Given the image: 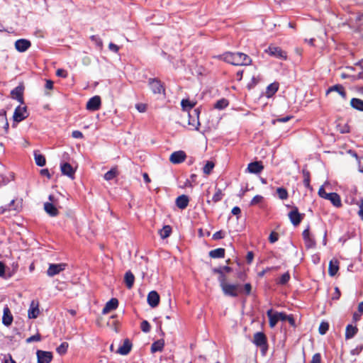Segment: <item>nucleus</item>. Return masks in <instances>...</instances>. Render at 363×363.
I'll return each instance as SVG.
<instances>
[{"mask_svg":"<svg viewBox=\"0 0 363 363\" xmlns=\"http://www.w3.org/2000/svg\"><path fill=\"white\" fill-rule=\"evenodd\" d=\"M302 173H303V184L304 186L308 188V189H310L311 188V185H310V172L306 169H303L302 170Z\"/></svg>","mask_w":363,"mask_h":363,"instance_id":"nucleus-37","label":"nucleus"},{"mask_svg":"<svg viewBox=\"0 0 363 363\" xmlns=\"http://www.w3.org/2000/svg\"><path fill=\"white\" fill-rule=\"evenodd\" d=\"M60 169L62 174L67 176L72 179L74 178L76 170L74 168L72 167V166L69 163L67 162H61Z\"/></svg>","mask_w":363,"mask_h":363,"instance_id":"nucleus-9","label":"nucleus"},{"mask_svg":"<svg viewBox=\"0 0 363 363\" xmlns=\"http://www.w3.org/2000/svg\"><path fill=\"white\" fill-rule=\"evenodd\" d=\"M228 106V100L222 99L218 100L214 105V107L218 109H223Z\"/></svg>","mask_w":363,"mask_h":363,"instance_id":"nucleus-43","label":"nucleus"},{"mask_svg":"<svg viewBox=\"0 0 363 363\" xmlns=\"http://www.w3.org/2000/svg\"><path fill=\"white\" fill-rule=\"evenodd\" d=\"M35 161L38 166L43 167L45 164V158L43 155L35 153Z\"/></svg>","mask_w":363,"mask_h":363,"instance_id":"nucleus-38","label":"nucleus"},{"mask_svg":"<svg viewBox=\"0 0 363 363\" xmlns=\"http://www.w3.org/2000/svg\"><path fill=\"white\" fill-rule=\"evenodd\" d=\"M218 281L220 283V286L222 288V286L227 284L226 282V277L224 274H220L218 277Z\"/></svg>","mask_w":363,"mask_h":363,"instance_id":"nucleus-60","label":"nucleus"},{"mask_svg":"<svg viewBox=\"0 0 363 363\" xmlns=\"http://www.w3.org/2000/svg\"><path fill=\"white\" fill-rule=\"evenodd\" d=\"M339 269V262L337 259L330 261L328 267V274L331 277H334Z\"/></svg>","mask_w":363,"mask_h":363,"instance_id":"nucleus-27","label":"nucleus"},{"mask_svg":"<svg viewBox=\"0 0 363 363\" xmlns=\"http://www.w3.org/2000/svg\"><path fill=\"white\" fill-rule=\"evenodd\" d=\"M288 216L290 221L294 226L298 225L304 217V214L300 213L297 208H295L291 211Z\"/></svg>","mask_w":363,"mask_h":363,"instance_id":"nucleus-7","label":"nucleus"},{"mask_svg":"<svg viewBox=\"0 0 363 363\" xmlns=\"http://www.w3.org/2000/svg\"><path fill=\"white\" fill-rule=\"evenodd\" d=\"M262 200H263V196H262L256 195L252 199V201L250 202V205H252V206L257 205V204L261 203L262 201Z\"/></svg>","mask_w":363,"mask_h":363,"instance_id":"nucleus-49","label":"nucleus"},{"mask_svg":"<svg viewBox=\"0 0 363 363\" xmlns=\"http://www.w3.org/2000/svg\"><path fill=\"white\" fill-rule=\"evenodd\" d=\"M140 328L142 330L143 332L144 333H149L150 330V323H148V321L147 320H143L142 321L141 323V325H140Z\"/></svg>","mask_w":363,"mask_h":363,"instance_id":"nucleus-47","label":"nucleus"},{"mask_svg":"<svg viewBox=\"0 0 363 363\" xmlns=\"http://www.w3.org/2000/svg\"><path fill=\"white\" fill-rule=\"evenodd\" d=\"M91 40H92V41H94V43H96L99 47H100V48H101V47H102V45H103V43H102V40H101V39L99 36H97V35H92V36L91 37Z\"/></svg>","mask_w":363,"mask_h":363,"instance_id":"nucleus-55","label":"nucleus"},{"mask_svg":"<svg viewBox=\"0 0 363 363\" xmlns=\"http://www.w3.org/2000/svg\"><path fill=\"white\" fill-rule=\"evenodd\" d=\"M253 343L261 348L263 354H265L267 349V340L265 335L263 333L258 332L254 335Z\"/></svg>","mask_w":363,"mask_h":363,"instance_id":"nucleus-3","label":"nucleus"},{"mask_svg":"<svg viewBox=\"0 0 363 363\" xmlns=\"http://www.w3.org/2000/svg\"><path fill=\"white\" fill-rule=\"evenodd\" d=\"M68 347H69L68 343L66 342H64L61 343V345L59 347H57L56 351L59 354L63 355L67 352Z\"/></svg>","mask_w":363,"mask_h":363,"instance_id":"nucleus-42","label":"nucleus"},{"mask_svg":"<svg viewBox=\"0 0 363 363\" xmlns=\"http://www.w3.org/2000/svg\"><path fill=\"white\" fill-rule=\"evenodd\" d=\"M147 303L152 307L155 308L160 303V296L155 291H150L147 295Z\"/></svg>","mask_w":363,"mask_h":363,"instance_id":"nucleus-17","label":"nucleus"},{"mask_svg":"<svg viewBox=\"0 0 363 363\" xmlns=\"http://www.w3.org/2000/svg\"><path fill=\"white\" fill-rule=\"evenodd\" d=\"M289 279L290 275L286 272L281 275L278 283L280 284H285L289 281Z\"/></svg>","mask_w":363,"mask_h":363,"instance_id":"nucleus-48","label":"nucleus"},{"mask_svg":"<svg viewBox=\"0 0 363 363\" xmlns=\"http://www.w3.org/2000/svg\"><path fill=\"white\" fill-rule=\"evenodd\" d=\"M333 91L337 92L343 99H346V91L341 84H335L334 86L329 87L326 91V95L329 94L330 92Z\"/></svg>","mask_w":363,"mask_h":363,"instance_id":"nucleus-22","label":"nucleus"},{"mask_svg":"<svg viewBox=\"0 0 363 363\" xmlns=\"http://www.w3.org/2000/svg\"><path fill=\"white\" fill-rule=\"evenodd\" d=\"M9 129V123L7 121L6 111H0V134L3 135L6 133Z\"/></svg>","mask_w":363,"mask_h":363,"instance_id":"nucleus-16","label":"nucleus"},{"mask_svg":"<svg viewBox=\"0 0 363 363\" xmlns=\"http://www.w3.org/2000/svg\"><path fill=\"white\" fill-rule=\"evenodd\" d=\"M223 237L224 233L222 230L217 231L213 235V239L214 240H220L222 239Z\"/></svg>","mask_w":363,"mask_h":363,"instance_id":"nucleus-58","label":"nucleus"},{"mask_svg":"<svg viewBox=\"0 0 363 363\" xmlns=\"http://www.w3.org/2000/svg\"><path fill=\"white\" fill-rule=\"evenodd\" d=\"M172 233V228L169 225H164L160 231V237L162 239L168 238Z\"/></svg>","mask_w":363,"mask_h":363,"instance_id":"nucleus-35","label":"nucleus"},{"mask_svg":"<svg viewBox=\"0 0 363 363\" xmlns=\"http://www.w3.org/2000/svg\"><path fill=\"white\" fill-rule=\"evenodd\" d=\"M131 347L132 344L129 340L126 339L124 340L123 344L118 348L117 352L122 355H126L130 352Z\"/></svg>","mask_w":363,"mask_h":363,"instance_id":"nucleus-25","label":"nucleus"},{"mask_svg":"<svg viewBox=\"0 0 363 363\" xmlns=\"http://www.w3.org/2000/svg\"><path fill=\"white\" fill-rule=\"evenodd\" d=\"M108 48L111 51L113 52H118V50H119V47L116 45H115L114 43H110L109 45H108Z\"/></svg>","mask_w":363,"mask_h":363,"instance_id":"nucleus-61","label":"nucleus"},{"mask_svg":"<svg viewBox=\"0 0 363 363\" xmlns=\"http://www.w3.org/2000/svg\"><path fill=\"white\" fill-rule=\"evenodd\" d=\"M13 318L9 308L6 306L3 310L2 323L6 326H10L13 322Z\"/></svg>","mask_w":363,"mask_h":363,"instance_id":"nucleus-15","label":"nucleus"},{"mask_svg":"<svg viewBox=\"0 0 363 363\" xmlns=\"http://www.w3.org/2000/svg\"><path fill=\"white\" fill-rule=\"evenodd\" d=\"M101 104V98L99 96H94L89 99L87 101L86 108L91 111H95L100 108Z\"/></svg>","mask_w":363,"mask_h":363,"instance_id":"nucleus-8","label":"nucleus"},{"mask_svg":"<svg viewBox=\"0 0 363 363\" xmlns=\"http://www.w3.org/2000/svg\"><path fill=\"white\" fill-rule=\"evenodd\" d=\"M311 363H321V356L320 353H315L313 354Z\"/></svg>","mask_w":363,"mask_h":363,"instance_id":"nucleus-56","label":"nucleus"},{"mask_svg":"<svg viewBox=\"0 0 363 363\" xmlns=\"http://www.w3.org/2000/svg\"><path fill=\"white\" fill-rule=\"evenodd\" d=\"M149 85L154 94H160L164 91L162 84L157 79H150Z\"/></svg>","mask_w":363,"mask_h":363,"instance_id":"nucleus-13","label":"nucleus"},{"mask_svg":"<svg viewBox=\"0 0 363 363\" xmlns=\"http://www.w3.org/2000/svg\"><path fill=\"white\" fill-rule=\"evenodd\" d=\"M39 313L38 303L35 301H31L28 311V318L30 319L36 318L38 316Z\"/></svg>","mask_w":363,"mask_h":363,"instance_id":"nucleus-18","label":"nucleus"},{"mask_svg":"<svg viewBox=\"0 0 363 363\" xmlns=\"http://www.w3.org/2000/svg\"><path fill=\"white\" fill-rule=\"evenodd\" d=\"M36 354L38 363H50L52 359V354L50 352L38 350Z\"/></svg>","mask_w":363,"mask_h":363,"instance_id":"nucleus-10","label":"nucleus"},{"mask_svg":"<svg viewBox=\"0 0 363 363\" xmlns=\"http://www.w3.org/2000/svg\"><path fill=\"white\" fill-rule=\"evenodd\" d=\"M252 286L250 284H245L243 287V291L247 295H249L251 293Z\"/></svg>","mask_w":363,"mask_h":363,"instance_id":"nucleus-63","label":"nucleus"},{"mask_svg":"<svg viewBox=\"0 0 363 363\" xmlns=\"http://www.w3.org/2000/svg\"><path fill=\"white\" fill-rule=\"evenodd\" d=\"M116 177V170L115 169H111V170L108 171L104 174V179L106 181H110L114 179Z\"/></svg>","mask_w":363,"mask_h":363,"instance_id":"nucleus-44","label":"nucleus"},{"mask_svg":"<svg viewBox=\"0 0 363 363\" xmlns=\"http://www.w3.org/2000/svg\"><path fill=\"white\" fill-rule=\"evenodd\" d=\"M221 289L225 296L231 297H237L242 291V286L239 284L227 283L222 286Z\"/></svg>","mask_w":363,"mask_h":363,"instance_id":"nucleus-2","label":"nucleus"},{"mask_svg":"<svg viewBox=\"0 0 363 363\" xmlns=\"http://www.w3.org/2000/svg\"><path fill=\"white\" fill-rule=\"evenodd\" d=\"M15 200L13 199L11 203L8 205V207H1L0 208V215L4 213L7 211H11V206L14 205Z\"/></svg>","mask_w":363,"mask_h":363,"instance_id":"nucleus-50","label":"nucleus"},{"mask_svg":"<svg viewBox=\"0 0 363 363\" xmlns=\"http://www.w3.org/2000/svg\"><path fill=\"white\" fill-rule=\"evenodd\" d=\"M264 52L269 55L278 59L286 60L287 58V53L281 48L274 45H269Z\"/></svg>","mask_w":363,"mask_h":363,"instance_id":"nucleus-4","label":"nucleus"},{"mask_svg":"<svg viewBox=\"0 0 363 363\" xmlns=\"http://www.w3.org/2000/svg\"><path fill=\"white\" fill-rule=\"evenodd\" d=\"M30 45V42L26 39H19L15 42V48L20 52H26Z\"/></svg>","mask_w":363,"mask_h":363,"instance_id":"nucleus-14","label":"nucleus"},{"mask_svg":"<svg viewBox=\"0 0 363 363\" xmlns=\"http://www.w3.org/2000/svg\"><path fill=\"white\" fill-rule=\"evenodd\" d=\"M135 108L140 113H144L147 110V105L143 103L137 104Z\"/></svg>","mask_w":363,"mask_h":363,"instance_id":"nucleus-52","label":"nucleus"},{"mask_svg":"<svg viewBox=\"0 0 363 363\" xmlns=\"http://www.w3.org/2000/svg\"><path fill=\"white\" fill-rule=\"evenodd\" d=\"M279 239L278 233L275 232H272L269 236V240L271 243H274Z\"/></svg>","mask_w":363,"mask_h":363,"instance_id":"nucleus-51","label":"nucleus"},{"mask_svg":"<svg viewBox=\"0 0 363 363\" xmlns=\"http://www.w3.org/2000/svg\"><path fill=\"white\" fill-rule=\"evenodd\" d=\"M279 89L278 83H272L267 88V97H270L274 95Z\"/></svg>","mask_w":363,"mask_h":363,"instance_id":"nucleus-34","label":"nucleus"},{"mask_svg":"<svg viewBox=\"0 0 363 363\" xmlns=\"http://www.w3.org/2000/svg\"><path fill=\"white\" fill-rule=\"evenodd\" d=\"M327 200H329L335 207L338 208L342 206L340 196L337 193H329Z\"/></svg>","mask_w":363,"mask_h":363,"instance_id":"nucleus-28","label":"nucleus"},{"mask_svg":"<svg viewBox=\"0 0 363 363\" xmlns=\"http://www.w3.org/2000/svg\"><path fill=\"white\" fill-rule=\"evenodd\" d=\"M189 202V199L186 195L183 194L176 199V205L182 210L185 209L188 206Z\"/></svg>","mask_w":363,"mask_h":363,"instance_id":"nucleus-21","label":"nucleus"},{"mask_svg":"<svg viewBox=\"0 0 363 363\" xmlns=\"http://www.w3.org/2000/svg\"><path fill=\"white\" fill-rule=\"evenodd\" d=\"M350 105L354 109L363 111V100L357 98H353L350 101Z\"/></svg>","mask_w":363,"mask_h":363,"instance_id":"nucleus-32","label":"nucleus"},{"mask_svg":"<svg viewBox=\"0 0 363 363\" xmlns=\"http://www.w3.org/2000/svg\"><path fill=\"white\" fill-rule=\"evenodd\" d=\"M2 363H16V362L13 359L11 354H7L4 356Z\"/></svg>","mask_w":363,"mask_h":363,"instance_id":"nucleus-59","label":"nucleus"},{"mask_svg":"<svg viewBox=\"0 0 363 363\" xmlns=\"http://www.w3.org/2000/svg\"><path fill=\"white\" fill-rule=\"evenodd\" d=\"M164 346V340H160L153 342L151 345V352L155 353L156 352H161Z\"/></svg>","mask_w":363,"mask_h":363,"instance_id":"nucleus-31","label":"nucleus"},{"mask_svg":"<svg viewBox=\"0 0 363 363\" xmlns=\"http://www.w3.org/2000/svg\"><path fill=\"white\" fill-rule=\"evenodd\" d=\"M264 167L260 162H254L248 164L247 170L250 173L258 174L262 172Z\"/></svg>","mask_w":363,"mask_h":363,"instance_id":"nucleus-24","label":"nucleus"},{"mask_svg":"<svg viewBox=\"0 0 363 363\" xmlns=\"http://www.w3.org/2000/svg\"><path fill=\"white\" fill-rule=\"evenodd\" d=\"M357 162L358 164L359 171L360 172H363V157H360L359 158H357Z\"/></svg>","mask_w":363,"mask_h":363,"instance_id":"nucleus-64","label":"nucleus"},{"mask_svg":"<svg viewBox=\"0 0 363 363\" xmlns=\"http://www.w3.org/2000/svg\"><path fill=\"white\" fill-rule=\"evenodd\" d=\"M223 194L222 192V190L220 189H216V193L214 194V195L213 196V198H212V201L213 203H217L220 201L222 200L223 199Z\"/></svg>","mask_w":363,"mask_h":363,"instance_id":"nucleus-40","label":"nucleus"},{"mask_svg":"<svg viewBox=\"0 0 363 363\" xmlns=\"http://www.w3.org/2000/svg\"><path fill=\"white\" fill-rule=\"evenodd\" d=\"M40 335L39 334H36L34 335L30 336L26 340V342L28 343L32 342H38L40 340Z\"/></svg>","mask_w":363,"mask_h":363,"instance_id":"nucleus-54","label":"nucleus"},{"mask_svg":"<svg viewBox=\"0 0 363 363\" xmlns=\"http://www.w3.org/2000/svg\"><path fill=\"white\" fill-rule=\"evenodd\" d=\"M358 329L356 326L348 325L346 327L345 338L347 340L352 338L357 333Z\"/></svg>","mask_w":363,"mask_h":363,"instance_id":"nucleus-30","label":"nucleus"},{"mask_svg":"<svg viewBox=\"0 0 363 363\" xmlns=\"http://www.w3.org/2000/svg\"><path fill=\"white\" fill-rule=\"evenodd\" d=\"M209 255L212 258H223L225 256V250L223 248H217L211 250Z\"/></svg>","mask_w":363,"mask_h":363,"instance_id":"nucleus-33","label":"nucleus"},{"mask_svg":"<svg viewBox=\"0 0 363 363\" xmlns=\"http://www.w3.org/2000/svg\"><path fill=\"white\" fill-rule=\"evenodd\" d=\"M225 62L235 66H247L252 62L251 58L242 52H225L220 57Z\"/></svg>","mask_w":363,"mask_h":363,"instance_id":"nucleus-1","label":"nucleus"},{"mask_svg":"<svg viewBox=\"0 0 363 363\" xmlns=\"http://www.w3.org/2000/svg\"><path fill=\"white\" fill-rule=\"evenodd\" d=\"M195 104V103L190 101L189 99H183L181 102L183 110L186 111H189L191 109Z\"/></svg>","mask_w":363,"mask_h":363,"instance_id":"nucleus-36","label":"nucleus"},{"mask_svg":"<svg viewBox=\"0 0 363 363\" xmlns=\"http://www.w3.org/2000/svg\"><path fill=\"white\" fill-rule=\"evenodd\" d=\"M65 263L59 264H50L48 269H47V275L50 277H52L57 274H59L61 272H63L66 267Z\"/></svg>","mask_w":363,"mask_h":363,"instance_id":"nucleus-5","label":"nucleus"},{"mask_svg":"<svg viewBox=\"0 0 363 363\" xmlns=\"http://www.w3.org/2000/svg\"><path fill=\"white\" fill-rule=\"evenodd\" d=\"M318 195L323 199H327L328 196H329V193H327L323 187H320L318 190Z\"/></svg>","mask_w":363,"mask_h":363,"instance_id":"nucleus-57","label":"nucleus"},{"mask_svg":"<svg viewBox=\"0 0 363 363\" xmlns=\"http://www.w3.org/2000/svg\"><path fill=\"white\" fill-rule=\"evenodd\" d=\"M328 329H329L328 323L326 322H322L320 324L318 330H319L320 334L324 335L326 333V332L328 330Z\"/></svg>","mask_w":363,"mask_h":363,"instance_id":"nucleus-46","label":"nucleus"},{"mask_svg":"<svg viewBox=\"0 0 363 363\" xmlns=\"http://www.w3.org/2000/svg\"><path fill=\"white\" fill-rule=\"evenodd\" d=\"M56 75L60 77L66 78L67 77L68 73L66 70L63 69H58L56 71Z\"/></svg>","mask_w":363,"mask_h":363,"instance_id":"nucleus-53","label":"nucleus"},{"mask_svg":"<svg viewBox=\"0 0 363 363\" xmlns=\"http://www.w3.org/2000/svg\"><path fill=\"white\" fill-rule=\"evenodd\" d=\"M44 209L50 216H56L59 213L57 205H55L54 203H45Z\"/></svg>","mask_w":363,"mask_h":363,"instance_id":"nucleus-26","label":"nucleus"},{"mask_svg":"<svg viewBox=\"0 0 363 363\" xmlns=\"http://www.w3.org/2000/svg\"><path fill=\"white\" fill-rule=\"evenodd\" d=\"M118 306V301L117 298H113L111 300H109L104 307L102 310L103 314H107L110 311L115 310Z\"/></svg>","mask_w":363,"mask_h":363,"instance_id":"nucleus-19","label":"nucleus"},{"mask_svg":"<svg viewBox=\"0 0 363 363\" xmlns=\"http://www.w3.org/2000/svg\"><path fill=\"white\" fill-rule=\"evenodd\" d=\"M72 136L74 138H83V134L81 131L79 130H74L72 133Z\"/></svg>","mask_w":363,"mask_h":363,"instance_id":"nucleus-62","label":"nucleus"},{"mask_svg":"<svg viewBox=\"0 0 363 363\" xmlns=\"http://www.w3.org/2000/svg\"><path fill=\"white\" fill-rule=\"evenodd\" d=\"M267 317L269 318V324L271 328L275 327L277 323L279 321L278 318L277 312H273L272 309L267 311Z\"/></svg>","mask_w":363,"mask_h":363,"instance_id":"nucleus-23","label":"nucleus"},{"mask_svg":"<svg viewBox=\"0 0 363 363\" xmlns=\"http://www.w3.org/2000/svg\"><path fill=\"white\" fill-rule=\"evenodd\" d=\"M305 245L307 248H314L315 247V240L311 237L307 238L304 240Z\"/></svg>","mask_w":363,"mask_h":363,"instance_id":"nucleus-45","label":"nucleus"},{"mask_svg":"<svg viewBox=\"0 0 363 363\" xmlns=\"http://www.w3.org/2000/svg\"><path fill=\"white\" fill-rule=\"evenodd\" d=\"M23 89L18 86L13 89L11 92V97L14 99H16L21 104L23 103Z\"/></svg>","mask_w":363,"mask_h":363,"instance_id":"nucleus-20","label":"nucleus"},{"mask_svg":"<svg viewBox=\"0 0 363 363\" xmlns=\"http://www.w3.org/2000/svg\"><path fill=\"white\" fill-rule=\"evenodd\" d=\"M28 116L26 106H17L13 113V120L16 122H21Z\"/></svg>","mask_w":363,"mask_h":363,"instance_id":"nucleus-6","label":"nucleus"},{"mask_svg":"<svg viewBox=\"0 0 363 363\" xmlns=\"http://www.w3.org/2000/svg\"><path fill=\"white\" fill-rule=\"evenodd\" d=\"M124 281L128 289H130L133 287L135 281V277L130 271H128L125 272Z\"/></svg>","mask_w":363,"mask_h":363,"instance_id":"nucleus-29","label":"nucleus"},{"mask_svg":"<svg viewBox=\"0 0 363 363\" xmlns=\"http://www.w3.org/2000/svg\"><path fill=\"white\" fill-rule=\"evenodd\" d=\"M199 111L198 109L193 110L192 114L188 112V123L189 125L194 127L196 130H198V126L200 125L199 121Z\"/></svg>","mask_w":363,"mask_h":363,"instance_id":"nucleus-11","label":"nucleus"},{"mask_svg":"<svg viewBox=\"0 0 363 363\" xmlns=\"http://www.w3.org/2000/svg\"><path fill=\"white\" fill-rule=\"evenodd\" d=\"M186 157V153L184 151H176L170 155L169 161L173 164H180L185 160Z\"/></svg>","mask_w":363,"mask_h":363,"instance_id":"nucleus-12","label":"nucleus"},{"mask_svg":"<svg viewBox=\"0 0 363 363\" xmlns=\"http://www.w3.org/2000/svg\"><path fill=\"white\" fill-rule=\"evenodd\" d=\"M277 194L279 198L281 200H285L288 198V192L286 189L283 187H279L277 189Z\"/></svg>","mask_w":363,"mask_h":363,"instance_id":"nucleus-41","label":"nucleus"},{"mask_svg":"<svg viewBox=\"0 0 363 363\" xmlns=\"http://www.w3.org/2000/svg\"><path fill=\"white\" fill-rule=\"evenodd\" d=\"M215 164L212 161H208L203 167V172L205 174L208 175L211 173Z\"/></svg>","mask_w":363,"mask_h":363,"instance_id":"nucleus-39","label":"nucleus"}]
</instances>
